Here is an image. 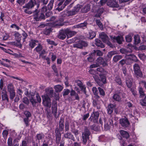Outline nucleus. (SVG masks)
Here are the masks:
<instances>
[{"label": "nucleus", "instance_id": "25", "mask_svg": "<svg viewBox=\"0 0 146 146\" xmlns=\"http://www.w3.org/2000/svg\"><path fill=\"white\" fill-rule=\"evenodd\" d=\"M64 119L61 117L59 121V129L60 131H62L64 128Z\"/></svg>", "mask_w": 146, "mask_h": 146}, {"label": "nucleus", "instance_id": "43", "mask_svg": "<svg viewBox=\"0 0 146 146\" xmlns=\"http://www.w3.org/2000/svg\"><path fill=\"white\" fill-rule=\"evenodd\" d=\"M94 54L92 53L89 55V57L87 58L88 60L90 62H92L94 61Z\"/></svg>", "mask_w": 146, "mask_h": 146}, {"label": "nucleus", "instance_id": "1", "mask_svg": "<svg viewBox=\"0 0 146 146\" xmlns=\"http://www.w3.org/2000/svg\"><path fill=\"white\" fill-rule=\"evenodd\" d=\"M90 134V132L88 128L85 127L84 132H82V141L84 144H86L87 140L89 139V136Z\"/></svg>", "mask_w": 146, "mask_h": 146}, {"label": "nucleus", "instance_id": "64", "mask_svg": "<svg viewBox=\"0 0 146 146\" xmlns=\"http://www.w3.org/2000/svg\"><path fill=\"white\" fill-rule=\"evenodd\" d=\"M92 90L95 95H97L98 94V91L97 88L96 87H93Z\"/></svg>", "mask_w": 146, "mask_h": 146}, {"label": "nucleus", "instance_id": "6", "mask_svg": "<svg viewBox=\"0 0 146 146\" xmlns=\"http://www.w3.org/2000/svg\"><path fill=\"white\" fill-rule=\"evenodd\" d=\"M42 103L45 106L50 108L51 106L50 100L49 96L46 95L42 96Z\"/></svg>", "mask_w": 146, "mask_h": 146}, {"label": "nucleus", "instance_id": "59", "mask_svg": "<svg viewBox=\"0 0 146 146\" xmlns=\"http://www.w3.org/2000/svg\"><path fill=\"white\" fill-rule=\"evenodd\" d=\"M7 143L8 146H13L12 143V139L11 137H9L8 138Z\"/></svg>", "mask_w": 146, "mask_h": 146}, {"label": "nucleus", "instance_id": "35", "mask_svg": "<svg viewBox=\"0 0 146 146\" xmlns=\"http://www.w3.org/2000/svg\"><path fill=\"white\" fill-rule=\"evenodd\" d=\"M92 53L94 54V55H96L97 56H101L103 55V53L99 50H94L92 51Z\"/></svg>", "mask_w": 146, "mask_h": 146}, {"label": "nucleus", "instance_id": "48", "mask_svg": "<svg viewBox=\"0 0 146 146\" xmlns=\"http://www.w3.org/2000/svg\"><path fill=\"white\" fill-rule=\"evenodd\" d=\"M42 46L40 44H39L38 46H37L34 50H35L37 52L39 53L42 50Z\"/></svg>", "mask_w": 146, "mask_h": 146}, {"label": "nucleus", "instance_id": "33", "mask_svg": "<svg viewBox=\"0 0 146 146\" xmlns=\"http://www.w3.org/2000/svg\"><path fill=\"white\" fill-rule=\"evenodd\" d=\"M7 88L8 91L9 92L15 91L14 87L12 83L8 84Z\"/></svg>", "mask_w": 146, "mask_h": 146}, {"label": "nucleus", "instance_id": "52", "mask_svg": "<svg viewBox=\"0 0 146 146\" xmlns=\"http://www.w3.org/2000/svg\"><path fill=\"white\" fill-rule=\"evenodd\" d=\"M15 39L17 40L19 39V40H21V35L18 32H15L14 35Z\"/></svg>", "mask_w": 146, "mask_h": 146}, {"label": "nucleus", "instance_id": "24", "mask_svg": "<svg viewBox=\"0 0 146 146\" xmlns=\"http://www.w3.org/2000/svg\"><path fill=\"white\" fill-rule=\"evenodd\" d=\"M126 58L127 60H133L136 62L139 61L138 59H137L136 57L133 54H130L127 55L126 56Z\"/></svg>", "mask_w": 146, "mask_h": 146}, {"label": "nucleus", "instance_id": "13", "mask_svg": "<svg viewBox=\"0 0 146 146\" xmlns=\"http://www.w3.org/2000/svg\"><path fill=\"white\" fill-rule=\"evenodd\" d=\"M75 82L76 83L77 85L79 86L82 91H83L85 94H86V88L85 86L83 84L82 82L79 80H76Z\"/></svg>", "mask_w": 146, "mask_h": 146}, {"label": "nucleus", "instance_id": "23", "mask_svg": "<svg viewBox=\"0 0 146 146\" xmlns=\"http://www.w3.org/2000/svg\"><path fill=\"white\" fill-rule=\"evenodd\" d=\"M112 99L114 100L120 102L121 101V96L117 94H114L112 97Z\"/></svg>", "mask_w": 146, "mask_h": 146}, {"label": "nucleus", "instance_id": "56", "mask_svg": "<svg viewBox=\"0 0 146 146\" xmlns=\"http://www.w3.org/2000/svg\"><path fill=\"white\" fill-rule=\"evenodd\" d=\"M115 81L120 85H121L122 84L121 81V78L119 77H116L115 80Z\"/></svg>", "mask_w": 146, "mask_h": 146}, {"label": "nucleus", "instance_id": "11", "mask_svg": "<svg viewBox=\"0 0 146 146\" xmlns=\"http://www.w3.org/2000/svg\"><path fill=\"white\" fill-rule=\"evenodd\" d=\"M56 133V143L57 145L60 144L61 140V135L59 129L56 128L55 130Z\"/></svg>", "mask_w": 146, "mask_h": 146}, {"label": "nucleus", "instance_id": "54", "mask_svg": "<svg viewBox=\"0 0 146 146\" xmlns=\"http://www.w3.org/2000/svg\"><path fill=\"white\" fill-rule=\"evenodd\" d=\"M98 89L100 95L103 96H104L105 93L103 89L100 87H98Z\"/></svg>", "mask_w": 146, "mask_h": 146}, {"label": "nucleus", "instance_id": "12", "mask_svg": "<svg viewBox=\"0 0 146 146\" xmlns=\"http://www.w3.org/2000/svg\"><path fill=\"white\" fill-rule=\"evenodd\" d=\"M95 62H97L99 66L100 65H102L103 66H105L107 65V63L104 59L101 57H98L96 60Z\"/></svg>", "mask_w": 146, "mask_h": 146}, {"label": "nucleus", "instance_id": "38", "mask_svg": "<svg viewBox=\"0 0 146 146\" xmlns=\"http://www.w3.org/2000/svg\"><path fill=\"white\" fill-rule=\"evenodd\" d=\"M63 20L62 18H59L58 19H57L55 22L56 25L58 26H62V23Z\"/></svg>", "mask_w": 146, "mask_h": 146}, {"label": "nucleus", "instance_id": "60", "mask_svg": "<svg viewBox=\"0 0 146 146\" xmlns=\"http://www.w3.org/2000/svg\"><path fill=\"white\" fill-rule=\"evenodd\" d=\"M96 70L97 71L101 73H105L106 72L105 70L102 68L99 67L97 68Z\"/></svg>", "mask_w": 146, "mask_h": 146}, {"label": "nucleus", "instance_id": "53", "mask_svg": "<svg viewBox=\"0 0 146 146\" xmlns=\"http://www.w3.org/2000/svg\"><path fill=\"white\" fill-rule=\"evenodd\" d=\"M51 32V29L50 28H46L44 31L43 33L45 35H49Z\"/></svg>", "mask_w": 146, "mask_h": 146}, {"label": "nucleus", "instance_id": "10", "mask_svg": "<svg viewBox=\"0 0 146 146\" xmlns=\"http://www.w3.org/2000/svg\"><path fill=\"white\" fill-rule=\"evenodd\" d=\"M119 123L121 126L124 127H127L128 126L129 123L127 119L125 117L122 118L119 120Z\"/></svg>", "mask_w": 146, "mask_h": 146}, {"label": "nucleus", "instance_id": "21", "mask_svg": "<svg viewBox=\"0 0 146 146\" xmlns=\"http://www.w3.org/2000/svg\"><path fill=\"white\" fill-rule=\"evenodd\" d=\"M66 35L68 37H71L75 35L76 32L75 31H72L68 29H66Z\"/></svg>", "mask_w": 146, "mask_h": 146}, {"label": "nucleus", "instance_id": "51", "mask_svg": "<svg viewBox=\"0 0 146 146\" xmlns=\"http://www.w3.org/2000/svg\"><path fill=\"white\" fill-rule=\"evenodd\" d=\"M23 121L25 124L26 127H28L29 126L30 124L29 123L30 120H29V119L28 118L25 117L23 119Z\"/></svg>", "mask_w": 146, "mask_h": 146}, {"label": "nucleus", "instance_id": "18", "mask_svg": "<svg viewBox=\"0 0 146 146\" xmlns=\"http://www.w3.org/2000/svg\"><path fill=\"white\" fill-rule=\"evenodd\" d=\"M133 81V80L131 76H127L126 78V83L128 88H130L131 87Z\"/></svg>", "mask_w": 146, "mask_h": 146}, {"label": "nucleus", "instance_id": "34", "mask_svg": "<svg viewBox=\"0 0 146 146\" xmlns=\"http://www.w3.org/2000/svg\"><path fill=\"white\" fill-rule=\"evenodd\" d=\"M92 77L94 78L95 81L100 86L102 85V83H100V79L98 75L96 74L94 75L93 76H92Z\"/></svg>", "mask_w": 146, "mask_h": 146}, {"label": "nucleus", "instance_id": "8", "mask_svg": "<svg viewBox=\"0 0 146 146\" xmlns=\"http://www.w3.org/2000/svg\"><path fill=\"white\" fill-rule=\"evenodd\" d=\"M88 45V44L87 42L82 40H80L78 42L73 44V46L75 48H82L83 47H86Z\"/></svg>", "mask_w": 146, "mask_h": 146}, {"label": "nucleus", "instance_id": "15", "mask_svg": "<svg viewBox=\"0 0 146 146\" xmlns=\"http://www.w3.org/2000/svg\"><path fill=\"white\" fill-rule=\"evenodd\" d=\"M66 29H62L59 31L58 37L61 40H64L66 37Z\"/></svg>", "mask_w": 146, "mask_h": 146}, {"label": "nucleus", "instance_id": "32", "mask_svg": "<svg viewBox=\"0 0 146 146\" xmlns=\"http://www.w3.org/2000/svg\"><path fill=\"white\" fill-rule=\"evenodd\" d=\"M138 91L140 95L139 96L140 97H143L145 96V91L141 87H139Z\"/></svg>", "mask_w": 146, "mask_h": 146}, {"label": "nucleus", "instance_id": "7", "mask_svg": "<svg viewBox=\"0 0 146 146\" xmlns=\"http://www.w3.org/2000/svg\"><path fill=\"white\" fill-rule=\"evenodd\" d=\"M38 10H36L35 14L34 15V19L37 21H39L42 19H44L45 18V16L44 13H41L38 14Z\"/></svg>", "mask_w": 146, "mask_h": 146}, {"label": "nucleus", "instance_id": "3", "mask_svg": "<svg viewBox=\"0 0 146 146\" xmlns=\"http://www.w3.org/2000/svg\"><path fill=\"white\" fill-rule=\"evenodd\" d=\"M138 63H135L133 66L135 74L141 78L143 77V74L140 70V62H138Z\"/></svg>", "mask_w": 146, "mask_h": 146}, {"label": "nucleus", "instance_id": "31", "mask_svg": "<svg viewBox=\"0 0 146 146\" xmlns=\"http://www.w3.org/2000/svg\"><path fill=\"white\" fill-rule=\"evenodd\" d=\"M90 9V5L88 4L83 7L81 10V12L83 13H86L89 11Z\"/></svg>", "mask_w": 146, "mask_h": 146}, {"label": "nucleus", "instance_id": "20", "mask_svg": "<svg viewBox=\"0 0 146 146\" xmlns=\"http://www.w3.org/2000/svg\"><path fill=\"white\" fill-rule=\"evenodd\" d=\"M99 36L100 37L104 42L106 43L109 40L108 37L104 33L102 32L100 33Z\"/></svg>", "mask_w": 146, "mask_h": 146}, {"label": "nucleus", "instance_id": "62", "mask_svg": "<svg viewBox=\"0 0 146 146\" xmlns=\"http://www.w3.org/2000/svg\"><path fill=\"white\" fill-rule=\"evenodd\" d=\"M17 42L15 43V45L21 48L22 46V45L20 43V40L19 39L17 40Z\"/></svg>", "mask_w": 146, "mask_h": 146}, {"label": "nucleus", "instance_id": "49", "mask_svg": "<svg viewBox=\"0 0 146 146\" xmlns=\"http://www.w3.org/2000/svg\"><path fill=\"white\" fill-rule=\"evenodd\" d=\"M134 41L135 44H137L140 42V39L138 35H135L134 36Z\"/></svg>", "mask_w": 146, "mask_h": 146}, {"label": "nucleus", "instance_id": "30", "mask_svg": "<svg viewBox=\"0 0 146 146\" xmlns=\"http://www.w3.org/2000/svg\"><path fill=\"white\" fill-rule=\"evenodd\" d=\"M113 39L116 40L117 42L120 44L122 43L123 41V38L121 36H114L113 38Z\"/></svg>", "mask_w": 146, "mask_h": 146}, {"label": "nucleus", "instance_id": "45", "mask_svg": "<svg viewBox=\"0 0 146 146\" xmlns=\"http://www.w3.org/2000/svg\"><path fill=\"white\" fill-rule=\"evenodd\" d=\"M140 103L142 106H146V95L143 99L140 100Z\"/></svg>", "mask_w": 146, "mask_h": 146}, {"label": "nucleus", "instance_id": "44", "mask_svg": "<svg viewBox=\"0 0 146 146\" xmlns=\"http://www.w3.org/2000/svg\"><path fill=\"white\" fill-rule=\"evenodd\" d=\"M96 21L97 25L101 30H102L103 29V26L100 21L99 20H96Z\"/></svg>", "mask_w": 146, "mask_h": 146}, {"label": "nucleus", "instance_id": "29", "mask_svg": "<svg viewBox=\"0 0 146 146\" xmlns=\"http://www.w3.org/2000/svg\"><path fill=\"white\" fill-rule=\"evenodd\" d=\"M100 77V83H102V85L106 83V79L105 76L102 74L99 75Z\"/></svg>", "mask_w": 146, "mask_h": 146}, {"label": "nucleus", "instance_id": "26", "mask_svg": "<svg viewBox=\"0 0 146 146\" xmlns=\"http://www.w3.org/2000/svg\"><path fill=\"white\" fill-rule=\"evenodd\" d=\"M72 0H66L65 2L64 3L63 5L61 6V7L56 8V9L58 11H60L62 10L65 7V6L68 5L70 2Z\"/></svg>", "mask_w": 146, "mask_h": 146}, {"label": "nucleus", "instance_id": "47", "mask_svg": "<svg viewBox=\"0 0 146 146\" xmlns=\"http://www.w3.org/2000/svg\"><path fill=\"white\" fill-rule=\"evenodd\" d=\"M117 52L116 51H111L109 52L108 54V56L109 58H111L112 56L117 54Z\"/></svg>", "mask_w": 146, "mask_h": 146}, {"label": "nucleus", "instance_id": "22", "mask_svg": "<svg viewBox=\"0 0 146 146\" xmlns=\"http://www.w3.org/2000/svg\"><path fill=\"white\" fill-rule=\"evenodd\" d=\"M116 107L115 104H110L108 106L107 110L108 113L111 114L113 112V109Z\"/></svg>", "mask_w": 146, "mask_h": 146}, {"label": "nucleus", "instance_id": "9", "mask_svg": "<svg viewBox=\"0 0 146 146\" xmlns=\"http://www.w3.org/2000/svg\"><path fill=\"white\" fill-rule=\"evenodd\" d=\"M99 115V114L98 112H94L89 118V119L94 123H97L98 122Z\"/></svg>", "mask_w": 146, "mask_h": 146}, {"label": "nucleus", "instance_id": "63", "mask_svg": "<svg viewBox=\"0 0 146 146\" xmlns=\"http://www.w3.org/2000/svg\"><path fill=\"white\" fill-rule=\"evenodd\" d=\"M10 98L11 99L13 100L15 96V92H9Z\"/></svg>", "mask_w": 146, "mask_h": 146}, {"label": "nucleus", "instance_id": "27", "mask_svg": "<svg viewBox=\"0 0 146 146\" xmlns=\"http://www.w3.org/2000/svg\"><path fill=\"white\" fill-rule=\"evenodd\" d=\"M95 44L98 47H100L102 48L105 47L104 45L102 43L101 40L98 39L96 38L95 39Z\"/></svg>", "mask_w": 146, "mask_h": 146}, {"label": "nucleus", "instance_id": "28", "mask_svg": "<svg viewBox=\"0 0 146 146\" xmlns=\"http://www.w3.org/2000/svg\"><path fill=\"white\" fill-rule=\"evenodd\" d=\"M120 133L121 135L123 137L126 139L128 138L129 137V133L123 130H121L120 131Z\"/></svg>", "mask_w": 146, "mask_h": 146}, {"label": "nucleus", "instance_id": "16", "mask_svg": "<svg viewBox=\"0 0 146 146\" xmlns=\"http://www.w3.org/2000/svg\"><path fill=\"white\" fill-rule=\"evenodd\" d=\"M107 5L110 7H118V5L115 0H108L107 3Z\"/></svg>", "mask_w": 146, "mask_h": 146}, {"label": "nucleus", "instance_id": "2", "mask_svg": "<svg viewBox=\"0 0 146 146\" xmlns=\"http://www.w3.org/2000/svg\"><path fill=\"white\" fill-rule=\"evenodd\" d=\"M81 8L80 5H77L75 6L72 10L66 11V15L67 17L74 15L77 14Z\"/></svg>", "mask_w": 146, "mask_h": 146}, {"label": "nucleus", "instance_id": "46", "mask_svg": "<svg viewBox=\"0 0 146 146\" xmlns=\"http://www.w3.org/2000/svg\"><path fill=\"white\" fill-rule=\"evenodd\" d=\"M103 11L104 9L102 8L98 9L97 12L98 14H96L95 15V17H100L101 14L103 13Z\"/></svg>", "mask_w": 146, "mask_h": 146}, {"label": "nucleus", "instance_id": "57", "mask_svg": "<svg viewBox=\"0 0 146 146\" xmlns=\"http://www.w3.org/2000/svg\"><path fill=\"white\" fill-rule=\"evenodd\" d=\"M65 130L66 131H68L69 130V123L68 121H66L65 123Z\"/></svg>", "mask_w": 146, "mask_h": 146}, {"label": "nucleus", "instance_id": "55", "mask_svg": "<svg viewBox=\"0 0 146 146\" xmlns=\"http://www.w3.org/2000/svg\"><path fill=\"white\" fill-rule=\"evenodd\" d=\"M24 12L26 13L31 14L32 13V12L30 10L31 8H23Z\"/></svg>", "mask_w": 146, "mask_h": 146}, {"label": "nucleus", "instance_id": "40", "mask_svg": "<svg viewBox=\"0 0 146 146\" xmlns=\"http://www.w3.org/2000/svg\"><path fill=\"white\" fill-rule=\"evenodd\" d=\"M122 58V56L121 55H116L114 56L113 58V60L115 62H116Z\"/></svg>", "mask_w": 146, "mask_h": 146}, {"label": "nucleus", "instance_id": "36", "mask_svg": "<svg viewBox=\"0 0 146 146\" xmlns=\"http://www.w3.org/2000/svg\"><path fill=\"white\" fill-rule=\"evenodd\" d=\"M95 33L92 30L90 31L88 34V37L89 38L92 39L93 38L96 36Z\"/></svg>", "mask_w": 146, "mask_h": 146}, {"label": "nucleus", "instance_id": "58", "mask_svg": "<svg viewBox=\"0 0 146 146\" xmlns=\"http://www.w3.org/2000/svg\"><path fill=\"white\" fill-rule=\"evenodd\" d=\"M126 41L127 42H130L132 40V37L131 35H127L125 37Z\"/></svg>", "mask_w": 146, "mask_h": 146}, {"label": "nucleus", "instance_id": "37", "mask_svg": "<svg viewBox=\"0 0 146 146\" xmlns=\"http://www.w3.org/2000/svg\"><path fill=\"white\" fill-rule=\"evenodd\" d=\"M38 42L37 40H32L29 42V45L31 48H33L36 45V43Z\"/></svg>", "mask_w": 146, "mask_h": 146}, {"label": "nucleus", "instance_id": "4", "mask_svg": "<svg viewBox=\"0 0 146 146\" xmlns=\"http://www.w3.org/2000/svg\"><path fill=\"white\" fill-rule=\"evenodd\" d=\"M53 90L52 88H49L45 89V92L46 95V96H49L50 97H54L56 100L59 99V94L58 93H54Z\"/></svg>", "mask_w": 146, "mask_h": 146}, {"label": "nucleus", "instance_id": "42", "mask_svg": "<svg viewBox=\"0 0 146 146\" xmlns=\"http://www.w3.org/2000/svg\"><path fill=\"white\" fill-rule=\"evenodd\" d=\"M54 2V0H51L50 1L49 4L47 5L48 9L49 10H51L53 8Z\"/></svg>", "mask_w": 146, "mask_h": 146}, {"label": "nucleus", "instance_id": "14", "mask_svg": "<svg viewBox=\"0 0 146 146\" xmlns=\"http://www.w3.org/2000/svg\"><path fill=\"white\" fill-rule=\"evenodd\" d=\"M52 113L53 114L55 117L57 118L58 117L56 115L57 110V104L55 101L52 102Z\"/></svg>", "mask_w": 146, "mask_h": 146}, {"label": "nucleus", "instance_id": "61", "mask_svg": "<svg viewBox=\"0 0 146 146\" xmlns=\"http://www.w3.org/2000/svg\"><path fill=\"white\" fill-rule=\"evenodd\" d=\"M23 102L25 104L28 105L29 103V101L27 98L24 97L23 99Z\"/></svg>", "mask_w": 146, "mask_h": 146}, {"label": "nucleus", "instance_id": "5", "mask_svg": "<svg viewBox=\"0 0 146 146\" xmlns=\"http://www.w3.org/2000/svg\"><path fill=\"white\" fill-rule=\"evenodd\" d=\"M104 130L105 131L109 130L110 129L111 127L113 126V121L111 119L107 120L106 119H104Z\"/></svg>", "mask_w": 146, "mask_h": 146}, {"label": "nucleus", "instance_id": "39", "mask_svg": "<svg viewBox=\"0 0 146 146\" xmlns=\"http://www.w3.org/2000/svg\"><path fill=\"white\" fill-rule=\"evenodd\" d=\"M54 88L55 90V91L56 92H60L62 90L63 88V87L60 85L55 86Z\"/></svg>", "mask_w": 146, "mask_h": 146}, {"label": "nucleus", "instance_id": "41", "mask_svg": "<svg viewBox=\"0 0 146 146\" xmlns=\"http://www.w3.org/2000/svg\"><path fill=\"white\" fill-rule=\"evenodd\" d=\"M47 53L44 50H43L41 52L39 53V57L43 59H45L46 56L45 55V54Z\"/></svg>", "mask_w": 146, "mask_h": 146}, {"label": "nucleus", "instance_id": "19", "mask_svg": "<svg viewBox=\"0 0 146 146\" xmlns=\"http://www.w3.org/2000/svg\"><path fill=\"white\" fill-rule=\"evenodd\" d=\"M1 97L3 101L6 100L7 102H9V100L8 96L7 94L6 90L4 88H3L1 91Z\"/></svg>", "mask_w": 146, "mask_h": 146}, {"label": "nucleus", "instance_id": "17", "mask_svg": "<svg viewBox=\"0 0 146 146\" xmlns=\"http://www.w3.org/2000/svg\"><path fill=\"white\" fill-rule=\"evenodd\" d=\"M36 4L35 0H30L29 2L23 6V8H32Z\"/></svg>", "mask_w": 146, "mask_h": 146}, {"label": "nucleus", "instance_id": "50", "mask_svg": "<svg viewBox=\"0 0 146 146\" xmlns=\"http://www.w3.org/2000/svg\"><path fill=\"white\" fill-rule=\"evenodd\" d=\"M73 135L70 133L67 132V133L64 134V137L65 138L68 139H71V137Z\"/></svg>", "mask_w": 146, "mask_h": 146}]
</instances>
